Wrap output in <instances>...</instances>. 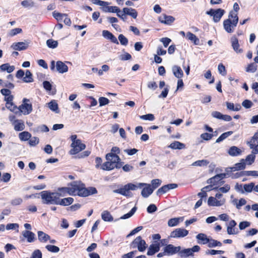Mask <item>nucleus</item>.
Returning <instances> with one entry per match:
<instances>
[{"label": "nucleus", "mask_w": 258, "mask_h": 258, "mask_svg": "<svg viewBox=\"0 0 258 258\" xmlns=\"http://www.w3.org/2000/svg\"><path fill=\"white\" fill-rule=\"evenodd\" d=\"M43 204L47 205H56L58 202V195L56 192L45 190L39 194Z\"/></svg>", "instance_id": "obj_2"}, {"label": "nucleus", "mask_w": 258, "mask_h": 258, "mask_svg": "<svg viewBox=\"0 0 258 258\" xmlns=\"http://www.w3.org/2000/svg\"><path fill=\"white\" fill-rule=\"evenodd\" d=\"M83 184L80 181H74L68 186L69 195L80 196V190L82 189Z\"/></svg>", "instance_id": "obj_9"}, {"label": "nucleus", "mask_w": 258, "mask_h": 258, "mask_svg": "<svg viewBox=\"0 0 258 258\" xmlns=\"http://www.w3.org/2000/svg\"><path fill=\"white\" fill-rule=\"evenodd\" d=\"M45 248L49 251L52 252H57L59 250V247L56 246H55V245H47L45 246Z\"/></svg>", "instance_id": "obj_58"}, {"label": "nucleus", "mask_w": 258, "mask_h": 258, "mask_svg": "<svg viewBox=\"0 0 258 258\" xmlns=\"http://www.w3.org/2000/svg\"><path fill=\"white\" fill-rule=\"evenodd\" d=\"M118 39L120 43L123 45H126L128 43L127 39L122 34H120L118 36Z\"/></svg>", "instance_id": "obj_63"}, {"label": "nucleus", "mask_w": 258, "mask_h": 258, "mask_svg": "<svg viewBox=\"0 0 258 258\" xmlns=\"http://www.w3.org/2000/svg\"><path fill=\"white\" fill-rule=\"evenodd\" d=\"M232 46L234 51L238 53H242V50L239 48V45L237 38L233 37L231 38Z\"/></svg>", "instance_id": "obj_30"}, {"label": "nucleus", "mask_w": 258, "mask_h": 258, "mask_svg": "<svg viewBox=\"0 0 258 258\" xmlns=\"http://www.w3.org/2000/svg\"><path fill=\"white\" fill-rule=\"evenodd\" d=\"M22 234L27 242L29 243L34 242L36 240L35 234L30 230H24L22 232Z\"/></svg>", "instance_id": "obj_19"}, {"label": "nucleus", "mask_w": 258, "mask_h": 258, "mask_svg": "<svg viewBox=\"0 0 258 258\" xmlns=\"http://www.w3.org/2000/svg\"><path fill=\"white\" fill-rule=\"evenodd\" d=\"M161 180L159 179H153L151 181V187L154 190L155 189L159 187L161 184Z\"/></svg>", "instance_id": "obj_51"}, {"label": "nucleus", "mask_w": 258, "mask_h": 258, "mask_svg": "<svg viewBox=\"0 0 258 258\" xmlns=\"http://www.w3.org/2000/svg\"><path fill=\"white\" fill-rule=\"evenodd\" d=\"M180 256L182 257H185L192 255L190 248L184 249L179 253Z\"/></svg>", "instance_id": "obj_47"}, {"label": "nucleus", "mask_w": 258, "mask_h": 258, "mask_svg": "<svg viewBox=\"0 0 258 258\" xmlns=\"http://www.w3.org/2000/svg\"><path fill=\"white\" fill-rule=\"evenodd\" d=\"M228 154L231 156H238L242 153V150L236 146H231L227 151Z\"/></svg>", "instance_id": "obj_22"}, {"label": "nucleus", "mask_w": 258, "mask_h": 258, "mask_svg": "<svg viewBox=\"0 0 258 258\" xmlns=\"http://www.w3.org/2000/svg\"><path fill=\"white\" fill-rule=\"evenodd\" d=\"M100 106L107 105L109 103V100L107 98L100 97L98 99Z\"/></svg>", "instance_id": "obj_55"}, {"label": "nucleus", "mask_w": 258, "mask_h": 258, "mask_svg": "<svg viewBox=\"0 0 258 258\" xmlns=\"http://www.w3.org/2000/svg\"><path fill=\"white\" fill-rule=\"evenodd\" d=\"M39 142V140L37 137H31L29 141V144L30 146H35Z\"/></svg>", "instance_id": "obj_56"}, {"label": "nucleus", "mask_w": 258, "mask_h": 258, "mask_svg": "<svg viewBox=\"0 0 258 258\" xmlns=\"http://www.w3.org/2000/svg\"><path fill=\"white\" fill-rule=\"evenodd\" d=\"M71 140L72 141L71 149L69 152L71 155H76L85 149V145L82 143L80 140L77 139V135L71 136Z\"/></svg>", "instance_id": "obj_5"}, {"label": "nucleus", "mask_w": 258, "mask_h": 258, "mask_svg": "<svg viewBox=\"0 0 258 258\" xmlns=\"http://www.w3.org/2000/svg\"><path fill=\"white\" fill-rule=\"evenodd\" d=\"M37 236L38 240L41 243H46L50 240V236L42 231L37 232Z\"/></svg>", "instance_id": "obj_27"}, {"label": "nucleus", "mask_w": 258, "mask_h": 258, "mask_svg": "<svg viewBox=\"0 0 258 258\" xmlns=\"http://www.w3.org/2000/svg\"><path fill=\"white\" fill-rule=\"evenodd\" d=\"M236 222L231 220L229 221L227 226V232L229 235H235L238 233V230L236 228Z\"/></svg>", "instance_id": "obj_18"}, {"label": "nucleus", "mask_w": 258, "mask_h": 258, "mask_svg": "<svg viewBox=\"0 0 258 258\" xmlns=\"http://www.w3.org/2000/svg\"><path fill=\"white\" fill-rule=\"evenodd\" d=\"M140 118L143 120H148L150 121H153L155 119L154 115L151 113L141 115L140 116Z\"/></svg>", "instance_id": "obj_54"}, {"label": "nucleus", "mask_w": 258, "mask_h": 258, "mask_svg": "<svg viewBox=\"0 0 258 258\" xmlns=\"http://www.w3.org/2000/svg\"><path fill=\"white\" fill-rule=\"evenodd\" d=\"M6 106L8 109L13 112L14 113H19V107L15 106L13 102H7Z\"/></svg>", "instance_id": "obj_42"}, {"label": "nucleus", "mask_w": 258, "mask_h": 258, "mask_svg": "<svg viewBox=\"0 0 258 258\" xmlns=\"http://www.w3.org/2000/svg\"><path fill=\"white\" fill-rule=\"evenodd\" d=\"M184 220V217H175L170 219L167 222L169 227H175Z\"/></svg>", "instance_id": "obj_23"}, {"label": "nucleus", "mask_w": 258, "mask_h": 258, "mask_svg": "<svg viewBox=\"0 0 258 258\" xmlns=\"http://www.w3.org/2000/svg\"><path fill=\"white\" fill-rule=\"evenodd\" d=\"M168 147L172 149H174V150H176V149L181 150V149H184L185 147V146L184 144H183L181 142H179L178 141H174V142L171 143Z\"/></svg>", "instance_id": "obj_32"}, {"label": "nucleus", "mask_w": 258, "mask_h": 258, "mask_svg": "<svg viewBox=\"0 0 258 258\" xmlns=\"http://www.w3.org/2000/svg\"><path fill=\"white\" fill-rule=\"evenodd\" d=\"M226 104L227 109L232 111H237L241 109V106L238 104L234 105L233 103L227 102Z\"/></svg>", "instance_id": "obj_40"}, {"label": "nucleus", "mask_w": 258, "mask_h": 258, "mask_svg": "<svg viewBox=\"0 0 258 258\" xmlns=\"http://www.w3.org/2000/svg\"><path fill=\"white\" fill-rule=\"evenodd\" d=\"M102 10L105 13H115L119 12V9L116 6H105L102 7Z\"/></svg>", "instance_id": "obj_35"}, {"label": "nucleus", "mask_w": 258, "mask_h": 258, "mask_svg": "<svg viewBox=\"0 0 258 258\" xmlns=\"http://www.w3.org/2000/svg\"><path fill=\"white\" fill-rule=\"evenodd\" d=\"M29 45L28 41H25L24 42H20L15 43L12 45V47L16 50H23L26 49Z\"/></svg>", "instance_id": "obj_21"}, {"label": "nucleus", "mask_w": 258, "mask_h": 258, "mask_svg": "<svg viewBox=\"0 0 258 258\" xmlns=\"http://www.w3.org/2000/svg\"><path fill=\"white\" fill-rule=\"evenodd\" d=\"M92 3L95 5L102 6L103 7H105L109 5L108 2L100 0H93Z\"/></svg>", "instance_id": "obj_61"}, {"label": "nucleus", "mask_w": 258, "mask_h": 258, "mask_svg": "<svg viewBox=\"0 0 258 258\" xmlns=\"http://www.w3.org/2000/svg\"><path fill=\"white\" fill-rule=\"evenodd\" d=\"M46 44L49 48H55L57 46L58 42L53 39H48L46 41Z\"/></svg>", "instance_id": "obj_49"}, {"label": "nucleus", "mask_w": 258, "mask_h": 258, "mask_svg": "<svg viewBox=\"0 0 258 258\" xmlns=\"http://www.w3.org/2000/svg\"><path fill=\"white\" fill-rule=\"evenodd\" d=\"M197 239L199 240V243H202L203 244L208 243L209 241V239L207 237V235L203 233H200L196 236Z\"/></svg>", "instance_id": "obj_34"}, {"label": "nucleus", "mask_w": 258, "mask_h": 258, "mask_svg": "<svg viewBox=\"0 0 258 258\" xmlns=\"http://www.w3.org/2000/svg\"><path fill=\"white\" fill-rule=\"evenodd\" d=\"M172 72L175 77L177 79L182 78L183 72L180 67L174 65L172 67Z\"/></svg>", "instance_id": "obj_24"}, {"label": "nucleus", "mask_w": 258, "mask_h": 258, "mask_svg": "<svg viewBox=\"0 0 258 258\" xmlns=\"http://www.w3.org/2000/svg\"><path fill=\"white\" fill-rule=\"evenodd\" d=\"M0 69L2 71H7L8 73L12 72L15 68L13 66H10L9 63H5L0 66Z\"/></svg>", "instance_id": "obj_43"}, {"label": "nucleus", "mask_w": 258, "mask_h": 258, "mask_svg": "<svg viewBox=\"0 0 258 258\" xmlns=\"http://www.w3.org/2000/svg\"><path fill=\"white\" fill-rule=\"evenodd\" d=\"M122 11L125 15L131 16L134 19H136L138 16L137 11L133 8H124Z\"/></svg>", "instance_id": "obj_29"}, {"label": "nucleus", "mask_w": 258, "mask_h": 258, "mask_svg": "<svg viewBox=\"0 0 258 258\" xmlns=\"http://www.w3.org/2000/svg\"><path fill=\"white\" fill-rule=\"evenodd\" d=\"M30 258H42V253L39 249L35 250L32 253Z\"/></svg>", "instance_id": "obj_64"}, {"label": "nucleus", "mask_w": 258, "mask_h": 258, "mask_svg": "<svg viewBox=\"0 0 258 258\" xmlns=\"http://www.w3.org/2000/svg\"><path fill=\"white\" fill-rule=\"evenodd\" d=\"M55 192L58 195V197L60 198V197H65L69 195V188L68 186L59 188Z\"/></svg>", "instance_id": "obj_41"}, {"label": "nucleus", "mask_w": 258, "mask_h": 258, "mask_svg": "<svg viewBox=\"0 0 258 258\" xmlns=\"http://www.w3.org/2000/svg\"><path fill=\"white\" fill-rule=\"evenodd\" d=\"M250 225V223L248 221L241 222L239 224V228L240 230H244L246 228L248 227Z\"/></svg>", "instance_id": "obj_62"}, {"label": "nucleus", "mask_w": 258, "mask_h": 258, "mask_svg": "<svg viewBox=\"0 0 258 258\" xmlns=\"http://www.w3.org/2000/svg\"><path fill=\"white\" fill-rule=\"evenodd\" d=\"M19 225L17 223H10L6 225L7 230H17L18 231Z\"/></svg>", "instance_id": "obj_59"}, {"label": "nucleus", "mask_w": 258, "mask_h": 258, "mask_svg": "<svg viewBox=\"0 0 258 258\" xmlns=\"http://www.w3.org/2000/svg\"><path fill=\"white\" fill-rule=\"evenodd\" d=\"M18 137L21 141H27L31 138V135L28 132L24 131L19 133Z\"/></svg>", "instance_id": "obj_38"}, {"label": "nucleus", "mask_w": 258, "mask_h": 258, "mask_svg": "<svg viewBox=\"0 0 258 258\" xmlns=\"http://www.w3.org/2000/svg\"><path fill=\"white\" fill-rule=\"evenodd\" d=\"M208 243V246L209 247H213L217 246H221L222 245L220 242L214 239H209V241Z\"/></svg>", "instance_id": "obj_52"}, {"label": "nucleus", "mask_w": 258, "mask_h": 258, "mask_svg": "<svg viewBox=\"0 0 258 258\" xmlns=\"http://www.w3.org/2000/svg\"><path fill=\"white\" fill-rule=\"evenodd\" d=\"M226 198L223 194L217 192L215 196L209 197L207 201V204L209 207H221L225 205Z\"/></svg>", "instance_id": "obj_6"}, {"label": "nucleus", "mask_w": 258, "mask_h": 258, "mask_svg": "<svg viewBox=\"0 0 258 258\" xmlns=\"http://www.w3.org/2000/svg\"><path fill=\"white\" fill-rule=\"evenodd\" d=\"M101 218L103 220L106 222H111L113 218L111 214L107 211H104L101 214Z\"/></svg>", "instance_id": "obj_36"}, {"label": "nucleus", "mask_w": 258, "mask_h": 258, "mask_svg": "<svg viewBox=\"0 0 258 258\" xmlns=\"http://www.w3.org/2000/svg\"><path fill=\"white\" fill-rule=\"evenodd\" d=\"M24 75L25 76L23 78V81L25 83H29L34 81L32 74L29 70H27Z\"/></svg>", "instance_id": "obj_39"}, {"label": "nucleus", "mask_w": 258, "mask_h": 258, "mask_svg": "<svg viewBox=\"0 0 258 258\" xmlns=\"http://www.w3.org/2000/svg\"><path fill=\"white\" fill-rule=\"evenodd\" d=\"M188 234V231L182 228H178L170 233V237L174 238L184 237Z\"/></svg>", "instance_id": "obj_12"}, {"label": "nucleus", "mask_w": 258, "mask_h": 258, "mask_svg": "<svg viewBox=\"0 0 258 258\" xmlns=\"http://www.w3.org/2000/svg\"><path fill=\"white\" fill-rule=\"evenodd\" d=\"M180 249V246H174L173 245L168 244L164 247V251L168 255H172L179 252Z\"/></svg>", "instance_id": "obj_20"}, {"label": "nucleus", "mask_w": 258, "mask_h": 258, "mask_svg": "<svg viewBox=\"0 0 258 258\" xmlns=\"http://www.w3.org/2000/svg\"><path fill=\"white\" fill-rule=\"evenodd\" d=\"M136 211V207L133 208L129 213L123 215L122 216H121L120 218V219H128V218H130L134 214Z\"/></svg>", "instance_id": "obj_57"}, {"label": "nucleus", "mask_w": 258, "mask_h": 258, "mask_svg": "<svg viewBox=\"0 0 258 258\" xmlns=\"http://www.w3.org/2000/svg\"><path fill=\"white\" fill-rule=\"evenodd\" d=\"M158 20L161 24L170 25L174 22L175 18L172 16L167 15L165 14H162L158 17Z\"/></svg>", "instance_id": "obj_14"}, {"label": "nucleus", "mask_w": 258, "mask_h": 258, "mask_svg": "<svg viewBox=\"0 0 258 258\" xmlns=\"http://www.w3.org/2000/svg\"><path fill=\"white\" fill-rule=\"evenodd\" d=\"M225 176V173L219 174L209 179L207 182L209 184L212 185L213 187L217 186V188L221 185V180Z\"/></svg>", "instance_id": "obj_13"}, {"label": "nucleus", "mask_w": 258, "mask_h": 258, "mask_svg": "<svg viewBox=\"0 0 258 258\" xmlns=\"http://www.w3.org/2000/svg\"><path fill=\"white\" fill-rule=\"evenodd\" d=\"M238 22V16H236L235 13H231L230 15H228V19L223 21V27L224 30L227 33H232L234 31Z\"/></svg>", "instance_id": "obj_3"}, {"label": "nucleus", "mask_w": 258, "mask_h": 258, "mask_svg": "<svg viewBox=\"0 0 258 258\" xmlns=\"http://www.w3.org/2000/svg\"><path fill=\"white\" fill-rule=\"evenodd\" d=\"M47 107L55 113H59L58 104L56 100H53L47 104Z\"/></svg>", "instance_id": "obj_31"}, {"label": "nucleus", "mask_w": 258, "mask_h": 258, "mask_svg": "<svg viewBox=\"0 0 258 258\" xmlns=\"http://www.w3.org/2000/svg\"><path fill=\"white\" fill-rule=\"evenodd\" d=\"M224 253L223 250H217L214 249L208 250L206 251V254L215 255V254H222Z\"/></svg>", "instance_id": "obj_60"}, {"label": "nucleus", "mask_w": 258, "mask_h": 258, "mask_svg": "<svg viewBox=\"0 0 258 258\" xmlns=\"http://www.w3.org/2000/svg\"><path fill=\"white\" fill-rule=\"evenodd\" d=\"M32 111V105L29 100L24 98L22 103L19 106V114L24 115L29 114Z\"/></svg>", "instance_id": "obj_8"}, {"label": "nucleus", "mask_w": 258, "mask_h": 258, "mask_svg": "<svg viewBox=\"0 0 258 258\" xmlns=\"http://www.w3.org/2000/svg\"><path fill=\"white\" fill-rule=\"evenodd\" d=\"M74 202V199L72 198H65L63 199H58L57 205L67 206L71 205Z\"/></svg>", "instance_id": "obj_28"}, {"label": "nucleus", "mask_w": 258, "mask_h": 258, "mask_svg": "<svg viewBox=\"0 0 258 258\" xmlns=\"http://www.w3.org/2000/svg\"><path fill=\"white\" fill-rule=\"evenodd\" d=\"M160 250V244L159 243H156L152 244L150 245L148 250L147 251V255H152L155 253L159 251Z\"/></svg>", "instance_id": "obj_25"}, {"label": "nucleus", "mask_w": 258, "mask_h": 258, "mask_svg": "<svg viewBox=\"0 0 258 258\" xmlns=\"http://www.w3.org/2000/svg\"><path fill=\"white\" fill-rule=\"evenodd\" d=\"M23 199L21 198H15L11 201V204L13 206L20 205L23 203Z\"/></svg>", "instance_id": "obj_50"}, {"label": "nucleus", "mask_w": 258, "mask_h": 258, "mask_svg": "<svg viewBox=\"0 0 258 258\" xmlns=\"http://www.w3.org/2000/svg\"><path fill=\"white\" fill-rule=\"evenodd\" d=\"M106 162L101 165L102 159L99 157H97L95 159L96 167L99 168L101 166V168L104 170H111L115 167L119 160V157L113 153H110L106 155Z\"/></svg>", "instance_id": "obj_1"}, {"label": "nucleus", "mask_w": 258, "mask_h": 258, "mask_svg": "<svg viewBox=\"0 0 258 258\" xmlns=\"http://www.w3.org/2000/svg\"><path fill=\"white\" fill-rule=\"evenodd\" d=\"M257 69V66L254 63H251L247 66L246 68V71L249 73H254Z\"/></svg>", "instance_id": "obj_53"}, {"label": "nucleus", "mask_w": 258, "mask_h": 258, "mask_svg": "<svg viewBox=\"0 0 258 258\" xmlns=\"http://www.w3.org/2000/svg\"><path fill=\"white\" fill-rule=\"evenodd\" d=\"M15 116H10V120L14 125V130L16 131H21L25 128L24 122L21 120H15Z\"/></svg>", "instance_id": "obj_15"}, {"label": "nucleus", "mask_w": 258, "mask_h": 258, "mask_svg": "<svg viewBox=\"0 0 258 258\" xmlns=\"http://www.w3.org/2000/svg\"><path fill=\"white\" fill-rule=\"evenodd\" d=\"M186 38L193 42L195 45H198L199 44V39L197 38L195 34L191 32H188L186 34Z\"/></svg>", "instance_id": "obj_37"}, {"label": "nucleus", "mask_w": 258, "mask_h": 258, "mask_svg": "<svg viewBox=\"0 0 258 258\" xmlns=\"http://www.w3.org/2000/svg\"><path fill=\"white\" fill-rule=\"evenodd\" d=\"M255 154L252 153L251 154L248 155L245 158V162L248 165H251L254 161L255 158Z\"/></svg>", "instance_id": "obj_48"}, {"label": "nucleus", "mask_w": 258, "mask_h": 258, "mask_svg": "<svg viewBox=\"0 0 258 258\" xmlns=\"http://www.w3.org/2000/svg\"><path fill=\"white\" fill-rule=\"evenodd\" d=\"M132 245L133 247H137L140 251H144L147 247L145 241L141 236L136 237L132 242Z\"/></svg>", "instance_id": "obj_11"}, {"label": "nucleus", "mask_w": 258, "mask_h": 258, "mask_svg": "<svg viewBox=\"0 0 258 258\" xmlns=\"http://www.w3.org/2000/svg\"><path fill=\"white\" fill-rule=\"evenodd\" d=\"M232 203L237 209H240L241 207L245 205L246 201L244 199H241L239 200H234Z\"/></svg>", "instance_id": "obj_45"}, {"label": "nucleus", "mask_w": 258, "mask_h": 258, "mask_svg": "<svg viewBox=\"0 0 258 258\" xmlns=\"http://www.w3.org/2000/svg\"><path fill=\"white\" fill-rule=\"evenodd\" d=\"M225 11L221 9H218L217 10L211 9L209 11L207 12V14L212 16L213 21L217 23L220 21L221 18L225 14Z\"/></svg>", "instance_id": "obj_10"}, {"label": "nucleus", "mask_w": 258, "mask_h": 258, "mask_svg": "<svg viewBox=\"0 0 258 258\" xmlns=\"http://www.w3.org/2000/svg\"><path fill=\"white\" fill-rule=\"evenodd\" d=\"M209 163L207 160H201L194 162L191 165L193 166H206Z\"/></svg>", "instance_id": "obj_44"}, {"label": "nucleus", "mask_w": 258, "mask_h": 258, "mask_svg": "<svg viewBox=\"0 0 258 258\" xmlns=\"http://www.w3.org/2000/svg\"><path fill=\"white\" fill-rule=\"evenodd\" d=\"M140 185H141V187L144 186L141 191V195L143 197L147 198L153 193L154 190L152 188L151 184L142 183H140Z\"/></svg>", "instance_id": "obj_16"}, {"label": "nucleus", "mask_w": 258, "mask_h": 258, "mask_svg": "<svg viewBox=\"0 0 258 258\" xmlns=\"http://www.w3.org/2000/svg\"><path fill=\"white\" fill-rule=\"evenodd\" d=\"M102 36L104 38L110 40L111 42L114 43H118L116 38L108 30H103Z\"/></svg>", "instance_id": "obj_26"}, {"label": "nucleus", "mask_w": 258, "mask_h": 258, "mask_svg": "<svg viewBox=\"0 0 258 258\" xmlns=\"http://www.w3.org/2000/svg\"><path fill=\"white\" fill-rule=\"evenodd\" d=\"M50 68L51 71H56L60 74L68 72V67L61 61H57L56 62L54 60L51 61Z\"/></svg>", "instance_id": "obj_7"}, {"label": "nucleus", "mask_w": 258, "mask_h": 258, "mask_svg": "<svg viewBox=\"0 0 258 258\" xmlns=\"http://www.w3.org/2000/svg\"><path fill=\"white\" fill-rule=\"evenodd\" d=\"M97 193V190L94 187H89L85 188L84 185L82 189L80 190V196L87 197L90 195H94Z\"/></svg>", "instance_id": "obj_17"}, {"label": "nucleus", "mask_w": 258, "mask_h": 258, "mask_svg": "<svg viewBox=\"0 0 258 258\" xmlns=\"http://www.w3.org/2000/svg\"><path fill=\"white\" fill-rule=\"evenodd\" d=\"M254 188V183L251 182L249 184H245L243 185V190H244V194L245 192H250L252 191V190H253Z\"/></svg>", "instance_id": "obj_46"}, {"label": "nucleus", "mask_w": 258, "mask_h": 258, "mask_svg": "<svg viewBox=\"0 0 258 258\" xmlns=\"http://www.w3.org/2000/svg\"><path fill=\"white\" fill-rule=\"evenodd\" d=\"M245 167V163H244V160L243 159H241L240 162L236 163L232 167H231V170L233 171H235L244 169Z\"/></svg>", "instance_id": "obj_33"}, {"label": "nucleus", "mask_w": 258, "mask_h": 258, "mask_svg": "<svg viewBox=\"0 0 258 258\" xmlns=\"http://www.w3.org/2000/svg\"><path fill=\"white\" fill-rule=\"evenodd\" d=\"M140 183L134 184L133 183H128L120 188L113 190V192L119 194L126 197H133V194L130 191L136 190L138 188H141V185H140Z\"/></svg>", "instance_id": "obj_4"}]
</instances>
